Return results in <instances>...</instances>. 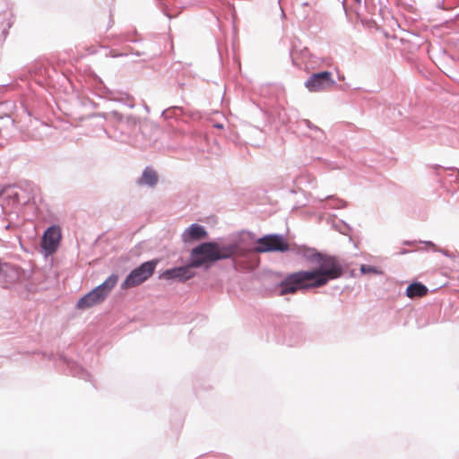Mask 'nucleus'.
Listing matches in <instances>:
<instances>
[{
  "label": "nucleus",
  "mask_w": 459,
  "mask_h": 459,
  "mask_svg": "<svg viewBox=\"0 0 459 459\" xmlns=\"http://www.w3.org/2000/svg\"><path fill=\"white\" fill-rule=\"evenodd\" d=\"M313 258L318 266L313 270L290 273L280 284V295L320 288L342 275V265L336 257L316 253Z\"/></svg>",
  "instance_id": "1"
},
{
  "label": "nucleus",
  "mask_w": 459,
  "mask_h": 459,
  "mask_svg": "<svg viewBox=\"0 0 459 459\" xmlns=\"http://www.w3.org/2000/svg\"><path fill=\"white\" fill-rule=\"evenodd\" d=\"M238 253L237 245L220 247L216 242H205L192 249L190 261L192 265L198 268L206 264L230 258Z\"/></svg>",
  "instance_id": "2"
},
{
  "label": "nucleus",
  "mask_w": 459,
  "mask_h": 459,
  "mask_svg": "<svg viewBox=\"0 0 459 459\" xmlns=\"http://www.w3.org/2000/svg\"><path fill=\"white\" fill-rule=\"evenodd\" d=\"M117 281L118 276L117 274H111L103 283L81 298L76 304V307L78 309H87L102 303Z\"/></svg>",
  "instance_id": "3"
},
{
  "label": "nucleus",
  "mask_w": 459,
  "mask_h": 459,
  "mask_svg": "<svg viewBox=\"0 0 459 459\" xmlns=\"http://www.w3.org/2000/svg\"><path fill=\"white\" fill-rule=\"evenodd\" d=\"M157 261H148L133 270L121 284L123 290L136 287L148 280L154 273Z\"/></svg>",
  "instance_id": "4"
},
{
  "label": "nucleus",
  "mask_w": 459,
  "mask_h": 459,
  "mask_svg": "<svg viewBox=\"0 0 459 459\" xmlns=\"http://www.w3.org/2000/svg\"><path fill=\"white\" fill-rule=\"evenodd\" d=\"M290 246L283 236L266 235L257 239L256 246L252 249L255 253L286 252Z\"/></svg>",
  "instance_id": "5"
},
{
  "label": "nucleus",
  "mask_w": 459,
  "mask_h": 459,
  "mask_svg": "<svg viewBox=\"0 0 459 459\" xmlns=\"http://www.w3.org/2000/svg\"><path fill=\"white\" fill-rule=\"evenodd\" d=\"M334 85L335 81L328 71L312 74L305 82V87L310 92L325 91Z\"/></svg>",
  "instance_id": "6"
},
{
  "label": "nucleus",
  "mask_w": 459,
  "mask_h": 459,
  "mask_svg": "<svg viewBox=\"0 0 459 459\" xmlns=\"http://www.w3.org/2000/svg\"><path fill=\"white\" fill-rule=\"evenodd\" d=\"M62 238L61 229L59 226L49 227L43 234L41 239V247L46 251L48 255L54 254Z\"/></svg>",
  "instance_id": "7"
},
{
  "label": "nucleus",
  "mask_w": 459,
  "mask_h": 459,
  "mask_svg": "<svg viewBox=\"0 0 459 459\" xmlns=\"http://www.w3.org/2000/svg\"><path fill=\"white\" fill-rule=\"evenodd\" d=\"M194 268L195 267L192 265V262L190 261V263L185 266L175 267L164 271L160 277L166 280L186 281L195 275Z\"/></svg>",
  "instance_id": "8"
},
{
  "label": "nucleus",
  "mask_w": 459,
  "mask_h": 459,
  "mask_svg": "<svg viewBox=\"0 0 459 459\" xmlns=\"http://www.w3.org/2000/svg\"><path fill=\"white\" fill-rule=\"evenodd\" d=\"M207 237L205 229L198 224L190 225L182 234V240L184 242H191L200 240Z\"/></svg>",
  "instance_id": "9"
},
{
  "label": "nucleus",
  "mask_w": 459,
  "mask_h": 459,
  "mask_svg": "<svg viewBox=\"0 0 459 459\" xmlns=\"http://www.w3.org/2000/svg\"><path fill=\"white\" fill-rule=\"evenodd\" d=\"M406 296L409 299L423 298L428 295V288L420 282H413L408 285L405 290Z\"/></svg>",
  "instance_id": "10"
},
{
  "label": "nucleus",
  "mask_w": 459,
  "mask_h": 459,
  "mask_svg": "<svg viewBox=\"0 0 459 459\" xmlns=\"http://www.w3.org/2000/svg\"><path fill=\"white\" fill-rule=\"evenodd\" d=\"M158 182L157 173L152 169H145L143 172L141 178L138 181L140 185H147L150 186H153Z\"/></svg>",
  "instance_id": "11"
},
{
  "label": "nucleus",
  "mask_w": 459,
  "mask_h": 459,
  "mask_svg": "<svg viewBox=\"0 0 459 459\" xmlns=\"http://www.w3.org/2000/svg\"><path fill=\"white\" fill-rule=\"evenodd\" d=\"M361 271L363 273H377V270L371 266H366V265H362L361 266Z\"/></svg>",
  "instance_id": "12"
},
{
  "label": "nucleus",
  "mask_w": 459,
  "mask_h": 459,
  "mask_svg": "<svg viewBox=\"0 0 459 459\" xmlns=\"http://www.w3.org/2000/svg\"><path fill=\"white\" fill-rule=\"evenodd\" d=\"M2 194H3V191H2V190H0V196L2 195Z\"/></svg>",
  "instance_id": "13"
}]
</instances>
